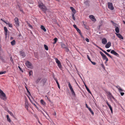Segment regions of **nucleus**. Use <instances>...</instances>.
<instances>
[{
    "instance_id": "nucleus-1",
    "label": "nucleus",
    "mask_w": 125,
    "mask_h": 125,
    "mask_svg": "<svg viewBox=\"0 0 125 125\" xmlns=\"http://www.w3.org/2000/svg\"><path fill=\"white\" fill-rule=\"evenodd\" d=\"M0 93L1 94V96L0 97L4 101L6 100L7 98L6 97V95L5 93H4L3 91L0 89Z\"/></svg>"
},
{
    "instance_id": "nucleus-2",
    "label": "nucleus",
    "mask_w": 125,
    "mask_h": 125,
    "mask_svg": "<svg viewBox=\"0 0 125 125\" xmlns=\"http://www.w3.org/2000/svg\"><path fill=\"white\" fill-rule=\"evenodd\" d=\"M39 7L44 12L47 10V9L42 3L40 4L39 5Z\"/></svg>"
},
{
    "instance_id": "nucleus-3",
    "label": "nucleus",
    "mask_w": 125,
    "mask_h": 125,
    "mask_svg": "<svg viewBox=\"0 0 125 125\" xmlns=\"http://www.w3.org/2000/svg\"><path fill=\"white\" fill-rule=\"evenodd\" d=\"M54 59L55 60L56 63L57 64L59 68L61 69L62 68V66L60 62L57 58H55Z\"/></svg>"
},
{
    "instance_id": "nucleus-4",
    "label": "nucleus",
    "mask_w": 125,
    "mask_h": 125,
    "mask_svg": "<svg viewBox=\"0 0 125 125\" xmlns=\"http://www.w3.org/2000/svg\"><path fill=\"white\" fill-rule=\"evenodd\" d=\"M68 86L69 88V89L71 90V92L72 93V94L73 95H75V94L74 93V91L73 89V88L72 87L70 83L69 82H68Z\"/></svg>"
},
{
    "instance_id": "nucleus-5",
    "label": "nucleus",
    "mask_w": 125,
    "mask_h": 125,
    "mask_svg": "<svg viewBox=\"0 0 125 125\" xmlns=\"http://www.w3.org/2000/svg\"><path fill=\"white\" fill-rule=\"evenodd\" d=\"M107 96L108 97L110 98V99L111 98H112L116 102V100L115 98L112 95L111 93L109 92H107Z\"/></svg>"
},
{
    "instance_id": "nucleus-6",
    "label": "nucleus",
    "mask_w": 125,
    "mask_h": 125,
    "mask_svg": "<svg viewBox=\"0 0 125 125\" xmlns=\"http://www.w3.org/2000/svg\"><path fill=\"white\" fill-rule=\"evenodd\" d=\"M26 65L27 67L29 68H31L32 67V66L31 65V63L27 61L26 63Z\"/></svg>"
},
{
    "instance_id": "nucleus-7",
    "label": "nucleus",
    "mask_w": 125,
    "mask_h": 125,
    "mask_svg": "<svg viewBox=\"0 0 125 125\" xmlns=\"http://www.w3.org/2000/svg\"><path fill=\"white\" fill-rule=\"evenodd\" d=\"M108 7L111 10H113L114 9V8L112 3L109 2L108 3Z\"/></svg>"
},
{
    "instance_id": "nucleus-8",
    "label": "nucleus",
    "mask_w": 125,
    "mask_h": 125,
    "mask_svg": "<svg viewBox=\"0 0 125 125\" xmlns=\"http://www.w3.org/2000/svg\"><path fill=\"white\" fill-rule=\"evenodd\" d=\"M15 23L16 26L17 27L19 26V24L18 19L17 18H15L14 19Z\"/></svg>"
},
{
    "instance_id": "nucleus-9",
    "label": "nucleus",
    "mask_w": 125,
    "mask_h": 125,
    "mask_svg": "<svg viewBox=\"0 0 125 125\" xmlns=\"http://www.w3.org/2000/svg\"><path fill=\"white\" fill-rule=\"evenodd\" d=\"M111 53L118 57L119 56V54L114 50H112L111 51Z\"/></svg>"
},
{
    "instance_id": "nucleus-10",
    "label": "nucleus",
    "mask_w": 125,
    "mask_h": 125,
    "mask_svg": "<svg viewBox=\"0 0 125 125\" xmlns=\"http://www.w3.org/2000/svg\"><path fill=\"white\" fill-rule=\"evenodd\" d=\"M102 42L103 44H106L107 42L106 39L105 38H103L102 40Z\"/></svg>"
},
{
    "instance_id": "nucleus-11",
    "label": "nucleus",
    "mask_w": 125,
    "mask_h": 125,
    "mask_svg": "<svg viewBox=\"0 0 125 125\" xmlns=\"http://www.w3.org/2000/svg\"><path fill=\"white\" fill-rule=\"evenodd\" d=\"M89 1L88 0H86L84 1V4L85 5V6L87 7H88L89 6Z\"/></svg>"
},
{
    "instance_id": "nucleus-12",
    "label": "nucleus",
    "mask_w": 125,
    "mask_h": 125,
    "mask_svg": "<svg viewBox=\"0 0 125 125\" xmlns=\"http://www.w3.org/2000/svg\"><path fill=\"white\" fill-rule=\"evenodd\" d=\"M70 8L72 10L73 13H72V16H74V15L76 12V10L74 8L72 7H71Z\"/></svg>"
},
{
    "instance_id": "nucleus-13",
    "label": "nucleus",
    "mask_w": 125,
    "mask_h": 125,
    "mask_svg": "<svg viewBox=\"0 0 125 125\" xmlns=\"http://www.w3.org/2000/svg\"><path fill=\"white\" fill-rule=\"evenodd\" d=\"M106 103L108 105V106H109L110 110V111H111V113L113 114V109L112 107H111V105L109 104L108 103V102L106 101Z\"/></svg>"
},
{
    "instance_id": "nucleus-14",
    "label": "nucleus",
    "mask_w": 125,
    "mask_h": 125,
    "mask_svg": "<svg viewBox=\"0 0 125 125\" xmlns=\"http://www.w3.org/2000/svg\"><path fill=\"white\" fill-rule=\"evenodd\" d=\"M115 34L116 35V36L119 38L122 39H123V37L121 34L119 33H116Z\"/></svg>"
},
{
    "instance_id": "nucleus-15",
    "label": "nucleus",
    "mask_w": 125,
    "mask_h": 125,
    "mask_svg": "<svg viewBox=\"0 0 125 125\" xmlns=\"http://www.w3.org/2000/svg\"><path fill=\"white\" fill-rule=\"evenodd\" d=\"M111 42H109L106 45L105 47L107 48H108L111 46Z\"/></svg>"
},
{
    "instance_id": "nucleus-16",
    "label": "nucleus",
    "mask_w": 125,
    "mask_h": 125,
    "mask_svg": "<svg viewBox=\"0 0 125 125\" xmlns=\"http://www.w3.org/2000/svg\"><path fill=\"white\" fill-rule=\"evenodd\" d=\"M20 53L21 56L23 57H25V53L23 51H21L20 52Z\"/></svg>"
},
{
    "instance_id": "nucleus-17",
    "label": "nucleus",
    "mask_w": 125,
    "mask_h": 125,
    "mask_svg": "<svg viewBox=\"0 0 125 125\" xmlns=\"http://www.w3.org/2000/svg\"><path fill=\"white\" fill-rule=\"evenodd\" d=\"M89 17L93 21L95 22L96 21L94 16H89Z\"/></svg>"
},
{
    "instance_id": "nucleus-18",
    "label": "nucleus",
    "mask_w": 125,
    "mask_h": 125,
    "mask_svg": "<svg viewBox=\"0 0 125 125\" xmlns=\"http://www.w3.org/2000/svg\"><path fill=\"white\" fill-rule=\"evenodd\" d=\"M40 102L41 103V104L43 106H45L46 104V103L44 101L42 100L41 99L40 100Z\"/></svg>"
},
{
    "instance_id": "nucleus-19",
    "label": "nucleus",
    "mask_w": 125,
    "mask_h": 125,
    "mask_svg": "<svg viewBox=\"0 0 125 125\" xmlns=\"http://www.w3.org/2000/svg\"><path fill=\"white\" fill-rule=\"evenodd\" d=\"M4 30L5 32V34L6 36H7L8 31V29L6 27H4Z\"/></svg>"
},
{
    "instance_id": "nucleus-20",
    "label": "nucleus",
    "mask_w": 125,
    "mask_h": 125,
    "mask_svg": "<svg viewBox=\"0 0 125 125\" xmlns=\"http://www.w3.org/2000/svg\"><path fill=\"white\" fill-rule=\"evenodd\" d=\"M46 80L47 79H46L44 78L41 81V82L43 83V85H44L45 83Z\"/></svg>"
},
{
    "instance_id": "nucleus-21",
    "label": "nucleus",
    "mask_w": 125,
    "mask_h": 125,
    "mask_svg": "<svg viewBox=\"0 0 125 125\" xmlns=\"http://www.w3.org/2000/svg\"><path fill=\"white\" fill-rule=\"evenodd\" d=\"M103 24V21H100L99 22V27H98V29L100 28V27Z\"/></svg>"
},
{
    "instance_id": "nucleus-22",
    "label": "nucleus",
    "mask_w": 125,
    "mask_h": 125,
    "mask_svg": "<svg viewBox=\"0 0 125 125\" xmlns=\"http://www.w3.org/2000/svg\"><path fill=\"white\" fill-rule=\"evenodd\" d=\"M116 87L117 88L118 90L120 92L123 91V90L122 89L120 86H118Z\"/></svg>"
},
{
    "instance_id": "nucleus-23",
    "label": "nucleus",
    "mask_w": 125,
    "mask_h": 125,
    "mask_svg": "<svg viewBox=\"0 0 125 125\" xmlns=\"http://www.w3.org/2000/svg\"><path fill=\"white\" fill-rule=\"evenodd\" d=\"M41 28L43 30V31L44 32L46 31V29L44 27V26H43L42 25H41Z\"/></svg>"
},
{
    "instance_id": "nucleus-24",
    "label": "nucleus",
    "mask_w": 125,
    "mask_h": 125,
    "mask_svg": "<svg viewBox=\"0 0 125 125\" xmlns=\"http://www.w3.org/2000/svg\"><path fill=\"white\" fill-rule=\"evenodd\" d=\"M6 117L8 121L10 123L11 122V121L10 120V118H9L8 115H6Z\"/></svg>"
},
{
    "instance_id": "nucleus-25",
    "label": "nucleus",
    "mask_w": 125,
    "mask_h": 125,
    "mask_svg": "<svg viewBox=\"0 0 125 125\" xmlns=\"http://www.w3.org/2000/svg\"><path fill=\"white\" fill-rule=\"evenodd\" d=\"M25 108L28 110V108L29 106V104L27 102H26L25 104Z\"/></svg>"
},
{
    "instance_id": "nucleus-26",
    "label": "nucleus",
    "mask_w": 125,
    "mask_h": 125,
    "mask_svg": "<svg viewBox=\"0 0 125 125\" xmlns=\"http://www.w3.org/2000/svg\"><path fill=\"white\" fill-rule=\"evenodd\" d=\"M85 87L86 88V89L88 91V92L90 94H91V92L89 90V89H88L87 86L85 85Z\"/></svg>"
},
{
    "instance_id": "nucleus-27",
    "label": "nucleus",
    "mask_w": 125,
    "mask_h": 125,
    "mask_svg": "<svg viewBox=\"0 0 125 125\" xmlns=\"http://www.w3.org/2000/svg\"><path fill=\"white\" fill-rule=\"evenodd\" d=\"M115 30L116 32L117 33H119V30L118 27H116Z\"/></svg>"
},
{
    "instance_id": "nucleus-28",
    "label": "nucleus",
    "mask_w": 125,
    "mask_h": 125,
    "mask_svg": "<svg viewBox=\"0 0 125 125\" xmlns=\"http://www.w3.org/2000/svg\"><path fill=\"white\" fill-rule=\"evenodd\" d=\"M104 53L106 54L110 57L111 58H112V57L108 53L106 52L105 51L104 52Z\"/></svg>"
},
{
    "instance_id": "nucleus-29",
    "label": "nucleus",
    "mask_w": 125,
    "mask_h": 125,
    "mask_svg": "<svg viewBox=\"0 0 125 125\" xmlns=\"http://www.w3.org/2000/svg\"><path fill=\"white\" fill-rule=\"evenodd\" d=\"M100 53L102 56L103 59L106 56V55L104 54L102 52H100Z\"/></svg>"
},
{
    "instance_id": "nucleus-30",
    "label": "nucleus",
    "mask_w": 125,
    "mask_h": 125,
    "mask_svg": "<svg viewBox=\"0 0 125 125\" xmlns=\"http://www.w3.org/2000/svg\"><path fill=\"white\" fill-rule=\"evenodd\" d=\"M16 42L15 40H13L11 42V44L12 45H14L15 44Z\"/></svg>"
},
{
    "instance_id": "nucleus-31",
    "label": "nucleus",
    "mask_w": 125,
    "mask_h": 125,
    "mask_svg": "<svg viewBox=\"0 0 125 125\" xmlns=\"http://www.w3.org/2000/svg\"><path fill=\"white\" fill-rule=\"evenodd\" d=\"M61 46L62 48H66V45L63 43H62L61 44Z\"/></svg>"
},
{
    "instance_id": "nucleus-32",
    "label": "nucleus",
    "mask_w": 125,
    "mask_h": 125,
    "mask_svg": "<svg viewBox=\"0 0 125 125\" xmlns=\"http://www.w3.org/2000/svg\"><path fill=\"white\" fill-rule=\"evenodd\" d=\"M89 111L93 115H94V113L93 111L90 108V107L88 108Z\"/></svg>"
},
{
    "instance_id": "nucleus-33",
    "label": "nucleus",
    "mask_w": 125,
    "mask_h": 125,
    "mask_svg": "<svg viewBox=\"0 0 125 125\" xmlns=\"http://www.w3.org/2000/svg\"><path fill=\"white\" fill-rule=\"evenodd\" d=\"M44 47L45 48V49L47 50L48 51V46L45 44H44Z\"/></svg>"
},
{
    "instance_id": "nucleus-34",
    "label": "nucleus",
    "mask_w": 125,
    "mask_h": 125,
    "mask_svg": "<svg viewBox=\"0 0 125 125\" xmlns=\"http://www.w3.org/2000/svg\"><path fill=\"white\" fill-rule=\"evenodd\" d=\"M103 59L104 60H106V62H107L108 61V58L106 56L105 57H104Z\"/></svg>"
},
{
    "instance_id": "nucleus-35",
    "label": "nucleus",
    "mask_w": 125,
    "mask_h": 125,
    "mask_svg": "<svg viewBox=\"0 0 125 125\" xmlns=\"http://www.w3.org/2000/svg\"><path fill=\"white\" fill-rule=\"evenodd\" d=\"M54 42L53 43L54 44L57 41V39L56 38H55L54 39Z\"/></svg>"
},
{
    "instance_id": "nucleus-36",
    "label": "nucleus",
    "mask_w": 125,
    "mask_h": 125,
    "mask_svg": "<svg viewBox=\"0 0 125 125\" xmlns=\"http://www.w3.org/2000/svg\"><path fill=\"white\" fill-rule=\"evenodd\" d=\"M97 47L99 49H100L101 51L103 52H104L105 51L103 50L101 47L98 46H97Z\"/></svg>"
},
{
    "instance_id": "nucleus-37",
    "label": "nucleus",
    "mask_w": 125,
    "mask_h": 125,
    "mask_svg": "<svg viewBox=\"0 0 125 125\" xmlns=\"http://www.w3.org/2000/svg\"><path fill=\"white\" fill-rule=\"evenodd\" d=\"M8 24L9 26L10 27H12V25L11 24H10V23H8V24Z\"/></svg>"
},
{
    "instance_id": "nucleus-38",
    "label": "nucleus",
    "mask_w": 125,
    "mask_h": 125,
    "mask_svg": "<svg viewBox=\"0 0 125 125\" xmlns=\"http://www.w3.org/2000/svg\"><path fill=\"white\" fill-rule=\"evenodd\" d=\"M8 112L9 113V114L11 116H13V114H12V113L10 111H9L8 110Z\"/></svg>"
},
{
    "instance_id": "nucleus-39",
    "label": "nucleus",
    "mask_w": 125,
    "mask_h": 125,
    "mask_svg": "<svg viewBox=\"0 0 125 125\" xmlns=\"http://www.w3.org/2000/svg\"><path fill=\"white\" fill-rule=\"evenodd\" d=\"M79 33L80 32H81V31L78 28H77V29L76 30Z\"/></svg>"
},
{
    "instance_id": "nucleus-40",
    "label": "nucleus",
    "mask_w": 125,
    "mask_h": 125,
    "mask_svg": "<svg viewBox=\"0 0 125 125\" xmlns=\"http://www.w3.org/2000/svg\"><path fill=\"white\" fill-rule=\"evenodd\" d=\"M6 73V71H4V72H0V74H5Z\"/></svg>"
},
{
    "instance_id": "nucleus-41",
    "label": "nucleus",
    "mask_w": 125,
    "mask_h": 125,
    "mask_svg": "<svg viewBox=\"0 0 125 125\" xmlns=\"http://www.w3.org/2000/svg\"><path fill=\"white\" fill-rule=\"evenodd\" d=\"M27 24L31 28H32V27L31 25L30 24L28 23H27Z\"/></svg>"
},
{
    "instance_id": "nucleus-42",
    "label": "nucleus",
    "mask_w": 125,
    "mask_h": 125,
    "mask_svg": "<svg viewBox=\"0 0 125 125\" xmlns=\"http://www.w3.org/2000/svg\"><path fill=\"white\" fill-rule=\"evenodd\" d=\"M26 90H27V92L28 93L29 95H30L31 94L30 93V92H29V90L27 88H26Z\"/></svg>"
},
{
    "instance_id": "nucleus-43",
    "label": "nucleus",
    "mask_w": 125,
    "mask_h": 125,
    "mask_svg": "<svg viewBox=\"0 0 125 125\" xmlns=\"http://www.w3.org/2000/svg\"><path fill=\"white\" fill-rule=\"evenodd\" d=\"M41 78H39L36 81V82L37 83H38L41 80Z\"/></svg>"
},
{
    "instance_id": "nucleus-44",
    "label": "nucleus",
    "mask_w": 125,
    "mask_h": 125,
    "mask_svg": "<svg viewBox=\"0 0 125 125\" xmlns=\"http://www.w3.org/2000/svg\"><path fill=\"white\" fill-rule=\"evenodd\" d=\"M32 71H30L29 72V75L30 76L32 74Z\"/></svg>"
},
{
    "instance_id": "nucleus-45",
    "label": "nucleus",
    "mask_w": 125,
    "mask_h": 125,
    "mask_svg": "<svg viewBox=\"0 0 125 125\" xmlns=\"http://www.w3.org/2000/svg\"><path fill=\"white\" fill-rule=\"evenodd\" d=\"M65 49L66 51V52H68L70 51L69 49L67 47L65 48Z\"/></svg>"
},
{
    "instance_id": "nucleus-46",
    "label": "nucleus",
    "mask_w": 125,
    "mask_h": 125,
    "mask_svg": "<svg viewBox=\"0 0 125 125\" xmlns=\"http://www.w3.org/2000/svg\"><path fill=\"white\" fill-rule=\"evenodd\" d=\"M10 59L11 61L13 63V60L12 57H11L10 58Z\"/></svg>"
},
{
    "instance_id": "nucleus-47",
    "label": "nucleus",
    "mask_w": 125,
    "mask_h": 125,
    "mask_svg": "<svg viewBox=\"0 0 125 125\" xmlns=\"http://www.w3.org/2000/svg\"><path fill=\"white\" fill-rule=\"evenodd\" d=\"M73 26L74 28L76 30L78 28H77L76 25L75 24H74L73 25Z\"/></svg>"
},
{
    "instance_id": "nucleus-48",
    "label": "nucleus",
    "mask_w": 125,
    "mask_h": 125,
    "mask_svg": "<svg viewBox=\"0 0 125 125\" xmlns=\"http://www.w3.org/2000/svg\"><path fill=\"white\" fill-rule=\"evenodd\" d=\"M102 67L104 69H105V67L103 64H101Z\"/></svg>"
},
{
    "instance_id": "nucleus-49",
    "label": "nucleus",
    "mask_w": 125,
    "mask_h": 125,
    "mask_svg": "<svg viewBox=\"0 0 125 125\" xmlns=\"http://www.w3.org/2000/svg\"><path fill=\"white\" fill-rule=\"evenodd\" d=\"M87 58L91 62V60L90 57H89V56L88 55H87Z\"/></svg>"
},
{
    "instance_id": "nucleus-50",
    "label": "nucleus",
    "mask_w": 125,
    "mask_h": 125,
    "mask_svg": "<svg viewBox=\"0 0 125 125\" xmlns=\"http://www.w3.org/2000/svg\"><path fill=\"white\" fill-rule=\"evenodd\" d=\"M1 20L3 22H4L6 24H8V23L7 22L3 20L2 19H1Z\"/></svg>"
},
{
    "instance_id": "nucleus-51",
    "label": "nucleus",
    "mask_w": 125,
    "mask_h": 125,
    "mask_svg": "<svg viewBox=\"0 0 125 125\" xmlns=\"http://www.w3.org/2000/svg\"><path fill=\"white\" fill-rule=\"evenodd\" d=\"M1 20L3 22H4L6 24H8V23L7 22L3 20L2 19H1Z\"/></svg>"
},
{
    "instance_id": "nucleus-52",
    "label": "nucleus",
    "mask_w": 125,
    "mask_h": 125,
    "mask_svg": "<svg viewBox=\"0 0 125 125\" xmlns=\"http://www.w3.org/2000/svg\"><path fill=\"white\" fill-rule=\"evenodd\" d=\"M85 40L87 42H89V40L88 38H86Z\"/></svg>"
},
{
    "instance_id": "nucleus-53",
    "label": "nucleus",
    "mask_w": 125,
    "mask_h": 125,
    "mask_svg": "<svg viewBox=\"0 0 125 125\" xmlns=\"http://www.w3.org/2000/svg\"><path fill=\"white\" fill-rule=\"evenodd\" d=\"M91 62L94 65H95L96 64V63L95 62H92L91 61Z\"/></svg>"
},
{
    "instance_id": "nucleus-54",
    "label": "nucleus",
    "mask_w": 125,
    "mask_h": 125,
    "mask_svg": "<svg viewBox=\"0 0 125 125\" xmlns=\"http://www.w3.org/2000/svg\"><path fill=\"white\" fill-rule=\"evenodd\" d=\"M120 94L121 96H123L124 94V93L123 92H121Z\"/></svg>"
},
{
    "instance_id": "nucleus-55",
    "label": "nucleus",
    "mask_w": 125,
    "mask_h": 125,
    "mask_svg": "<svg viewBox=\"0 0 125 125\" xmlns=\"http://www.w3.org/2000/svg\"><path fill=\"white\" fill-rule=\"evenodd\" d=\"M115 26V27H117V24L115 23H114L113 24Z\"/></svg>"
},
{
    "instance_id": "nucleus-56",
    "label": "nucleus",
    "mask_w": 125,
    "mask_h": 125,
    "mask_svg": "<svg viewBox=\"0 0 125 125\" xmlns=\"http://www.w3.org/2000/svg\"><path fill=\"white\" fill-rule=\"evenodd\" d=\"M79 34L80 35H81V36L82 37H83V35L82 34V33H81V32L79 33Z\"/></svg>"
},
{
    "instance_id": "nucleus-57",
    "label": "nucleus",
    "mask_w": 125,
    "mask_h": 125,
    "mask_svg": "<svg viewBox=\"0 0 125 125\" xmlns=\"http://www.w3.org/2000/svg\"><path fill=\"white\" fill-rule=\"evenodd\" d=\"M55 80L56 82V83L57 84L58 83H59L58 82V81L56 79H55Z\"/></svg>"
},
{
    "instance_id": "nucleus-58",
    "label": "nucleus",
    "mask_w": 125,
    "mask_h": 125,
    "mask_svg": "<svg viewBox=\"0 0 125 125\" xmlns=\"http://www.w3.org/2000/svg\"><path fill=\"white\" fill-rule=\"evenodd\" d=\"M85 105H86V107L88 109V108H89V107H88L87 105V104H85Z\"/></svg>"
},
{
    "instance_id": "nucleus-59",
    "label": "nucleus",
    "mask_w": 125,
    "mask_h": 125,
    "mask_svg": "<svg viewBox=\"0 0 125 125\" xmlns=\"http://www.w3.org/2000/svg\"><path fill=\"white\" fill-rule=\"evenodd\" d=\"M73 17V19L74 20H75V18L74 17V16H72Z\"/></svg>"
},
{
    "instance_id": "nucleus-60",
    "label": "nucleus",
    "mask_w": 125,
    "mask_h": 125,
    "mask_svg": "<svg viewBox=\"0 0 125 125\" xmlns=\"http://www.w3.org/2000/svg\"><path fill=\"white\" fill-rule=\"evenodd\" d=\"M110 50H109V49L107 50V51L108 52H110Z\"/></svg>"
},
{
    "instance_id": "nucleus-61",
    "label": "nucleus",
    "mask_w": 125,
    "mask_h": 125,
    "mask_svg": "<svg viewBox=\"0 0 125 125\" xmlns=\"http://www.w3.org/2000/svg\"><path fill=\"white\" fill-rule=\"evenodd\" d=\"M45 97H46L47 98V99H48V98H48V97H47V95H46L45 96Z\"/></svg>"
},
{
    "instance_id": "nucleus-62",
    "label": "nucleus",
    "mask_w": 125,
    "mask_h": 125,
    "mask_svg": "<svg viewBox=\"0 0 125 125\" xmlns=\"http://www.w3.org/2000/svg\"><path fill=\"white\" fill-rule=\"evenodd\" d=\"M111 22L113 24H114V23H115L114 22L112 21H111Z\"/></svg>"
},
{
    "instance_id": "nucleus-63",
    "label": "nucleus",
    "mask_w": 125,
    "mask_h": 125,
    "mask_svg": "<svg viewBox=\"0 0 125 125\" xmlns=\"http://www.w3.org/2000/svg\"><path fill=\"white\" fill-rule=\"evenodd\" d=\"M94 45H95V46H96V47H97V46H98L95 43H94Z\"/></svg>"
},
{
    "instance_id": "nucleus-64",
    "label": "nucleus",
    "mask_w": 125,
    "mask_h": 125,
    "mask_svg": "<svg viewBox=\"0 0 125 125\" xmlns=\"http://www.w3.org/2000/svg\"><path fill=\"white\" fill-rule=\"evenodd\" d=\"M123 22L124 24H125V21H123Z\"/></svg>"
}]
</instances>
